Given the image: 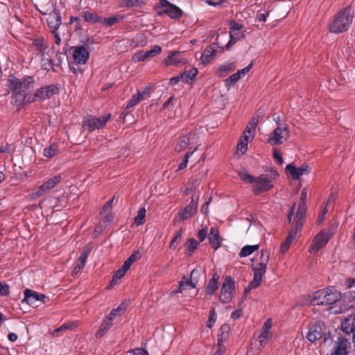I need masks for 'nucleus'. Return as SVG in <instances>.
Here are the masks:
<instances>
[{
    "label": "nucleus",
    "instance_id": "nucleus-1",
    "mask_svg": "<svg viewBox=\"0 0 355 355\" xmlns=\"http://www.w3.org/2000/svg\"><path fill=\"white\" fill-rule=\"evenodd\" d=\"M340 297V293L337 290L332 288H326L307 295L305 297V302L306 304L313 306L333 305L329 309V313L338 314L343 311L341 307L337 305Z\"/></svg>",
    "mask_w": 355,
    "mask_h": 355
},
{
    "label": "nucleus",
    "instance_id": "nucleus-2",
    "mask_svg": "<svg viewBox=\"0 0 355 355\" xmlns=\"http://www.w3.org/2000/svg\"><path fill=\"white\" fill-rule=\"evenodd\" d=\"M354 19L350 7L340 10L328 24V30L330 33L340 34L349 30Z\"/></svg>",
    "mask_w": 355,
    "mask_h": 355
},
{
    "label": "nucleus",
    "instance_id": "nucleus-3",
    "mask_svg": "<svg viewBox=\"0 0 355 355\" xmlns=\"http://www.w3.org/2000/svg\"><path fill=\"white\" fill-rule=\"evenodd\" d=\"M270 257V252L265 249L260 251L259 262L252 265L254 277L252 282L246 288V291L252 290L259 287L262 282V277L266 273V267Z\"/></svg>",
    "mask_w": 355,
    "mask_h": 355
},
{
    "label": "nucleus",
    "instance_id": "nucleus-4",
    "mask_svg": "<svg viewBox=\"0 0 355 355\" xmlns=\"http://www.w3.org/2000/svg\"><path fill=\"white\" fill-rule=\"evenodd\" d=\"M198 135L196 131H191L178 138L174 150L176 153H180L184 150L191 151L197 145Z\"/></svg>",
    "mask_w": 355,
    "mask_h": 355
},
{
    "label": "nucleus",
    "instance_id": "nucleus-5",
    "mask_svg": "<svg viewBox=\"0 0 355 355\" xmlns=\"http://www.w3.org/2000/svg\"><path fill=\"white\" fill-rule=\"evenodd\" d=\"M289 137L288 125L277 122L276 128L269 135L267 142L272 146L284 144Z\"/></svg>",
    "mask_w": 355,
    "mask_h": 355
},
{
    "label": "nucleus",
    "instance_id": "nucleus-6",
    "mask_svg": "<svg viewBox=\"0 0 355 355\" xmlns=\"http://www.w3.org/2000/svg\"><path fill=\"white\" fill-rule=\"evenodd\" d=\"M62 180L60 175H55L45 181L40 187L33 191L28 196L32 200H36L55 188Z\"/></svg>",
    "mask_w": 355,
    "mask_h": 355
},
{
    "label": "nucleus",
    "instance_id": "nucleus-7",
    "mask_svg": "<svg viewBox=\"0 0 355 355\" xmlns=\"http://www.w3.org/2000/svg\"><path fill=\"white\" fill-rule=\"evenodd\" d=\"M59 87L57 85L51 84L43 86L35 91L33 96H29L27 102L32 103L36 101H44L51 98L58 93Z\"/></svg>",
    "mask_w": 355,
    "mask_h": 355
},
{
    "label": "nucleus",
    "instance_id": "nucleus-8",
    "mask_svg": "<svg viewBox=\"0 0 355 355\" xmlns=\"http://www.w3.org/2000/svg\"><path fill=\"white\" fill-rule=\"evenodd\" d=\"M333 233L330 230H322L315 235L313 239L311 245L309 248V252L311 254H316L320 249L324 248L331 237Z\"/></svg>",
    "mask_w": 355,
    "mask_h": 355
},
{
    "label": "nucleus",
    "instance_id": "nucleus-9",
    "mask_svg": "<svg viewBox=\"0 0 355 355\" xmlns=\"http://www.w3.org/2000/svg\"><path fill=\"white\" fill-rule=\"evenodd\" d=\"M110 117L111 114H107L100 117L88 116L83 119V128L89 132L94 131L96 129L102 128L105 125Z\"/></svg>",
    "mask_w": 355,
    "mask_h": 355
},
{
    "label": "nucleus",
    "instance_id": "nucleus-10",
    "mask_svg": "<svg viewBox=\"0 0 355 355\" xmlns=\"http://www.w3.org/2000/svg\"><path fill=\"white\" fill-rule=\"evenodd\" d=\"M10 89L22 90L26 93L30 89L34 87L35 79L33 76H26L21 79L12 77L9 80Z\"/></svg>",
    "mask_w": 355,
    "mask_h": 355
},
{
    "label": "nucleus",
    "instance_id": "nucleus-11",
    "mask_svg": "<svg viewBox=\"0 0 355 355\" xmlns=\"http://www.w3.org/2000/svg\"><path fill=\"white\" fill-rule=\"evenodd\" d=\"M198 200L199 194L193 196L190 203L178 211L175 220L183 221L193 216L197 211Z\"/></svg>",
    "mask_w": 355,
    "mask_h": 355
},
{
    "label": "nucleus",
    "instance_id": "nucleus-12",
    "mask_svg": "<svg viewBox=\"0 0 355 355\" xmlns=\"http://www.w3.org/2000/svg\"><path fill=\"white\" fill-rule=\"evenodd\" d=\"M163 8V11H158V15H162L164 13L168 15L172 19H179L182 15V10L175 5L170 3L167 0H159V3L156 6Z\"/></svg>",
    "mask_w": 355,
    "mask_h": 355
},
{
    "label": "nucleus",
    "instance_id": "nucleus-13",
    "mask_svg": "<svg viewBox=\"0 0 355 355\" xmlns=\"http://www.w3.org/2000/svg\"><path fill=\"white\" fill-rule=\"evenodd\" d=\"M255 184L252 191L255 195H259L262 192L267 191L273 187V179L267 175H261L256 178Z\"/></svg>",
    "mask_w": 355,
    "mask_h": 355
},
{
    "label": "nucleus",
    "instance_id": "nucleus-14",
    "mask_svg": "<svg viewBox=\"0 0 355 355\" xmlns=\"http://www.w3.org/2000/svg\"><path fill=\"white\" fill-rule=\"evenodd\" d=\"M234 291V282L231 277L227 276L225 277L223 284L220 295L219 297L220 300L223 303L229 302Z\"/></svg>",
    "mask_w": 355,
    "mask_h": 355
},
{
    "label": "nucleus",
    "instance_id": "nucleus-15",
    "mask_svg": "<svg viewBox=\"0 0 355 355\" xmlns=\"http://www.w3.org/2000/svg\"><path fill=\"white\" fill-rule=\"evenodd\" d=\"M199 279V270L197 268L193 269L190 274V277L184 276L180 282L181 287L184 291L191 290L196 288Z\"/></svg>",
    "mask_w": 355,
    "mask_h": 355
},
{
    "label": "nucleus",
    "instance_id": "nucleus-16",
    "mask_svg": "<svg viewBox=\"0 0 355 355\" xmlns=\"http://www.w3.org/2000/svg\"><path fill=\"white\" fill-rule=\"evenodd\" d=\"M46 299L47 297L45 295L40 294L31 289L26 288L24 291V298L22 302H26L27 304L33 306H37L36 304L37 302L45 303Z\"/></svg>",
    "mask_w": 355,
    "mask_h": 355
},
{
    "label": "nucleus",
    "instance_id": "nucleus-17",
    "mask_svg": "<svg viewBox=\"0 0 355 355\" xmlns=\"http://www.w3.org/2000/svg\"><path fill=\"white\" fill-rule=\"evenodd\" d=\"M259 116L258 115L253 116L248 125H246L243 132V135L241 137V139L250 142L253 140L255 135V130L257 125V123H259Z\"/></svg>",
    "mask_w": 355,
    "mask_h": 355
},
{
    "label": "nucleus",
    "instance_id": "nucleus-18",
    "mask_svg": "<svg viewBox=\"0 0 355 355\" xmlns=\"http://www.w3.org/2000/svg\"><path fill=\"white\" fill-rule=\"evenodd\" d=\"M272 325V320L271 318H268L262 326L261 332L257 338V340L261 347L266 346L272 337V333L270 331Z\"/></svg>",
    "mask_w": 355,
    "mask_h": 355
},
{
    "label": "nucleus",
    "instance_id": "nucleus-19",
    "mask_svg": "<svg viewBox=\"0 0 355 355\" xmlns=\"http://www.w3.org/2000/svg\"><path fill=\"white\" fill-rule=\"evenodd\" d=\"M73 59L76 64H84L89 59V53L85 46L72 47Z\"/></svg>",
    "mask_w": 355,
    "mask_h": 355
},
{
    "label": "nucleus",
    "instance_id": "nucleus-20",
    "mask_svg": "<svg viewBox=\"0 0 355 355\" xmlns=\"http://www.w3.org/2000/svg\"><path fill=\"white\" fill-rule=\"evenodd\" d=\"M46 21L51 32L58 31L62 23V17L60 11L55 9L53 10V12L49 13Z\"/></svg>",
    "mask_w": 355,
    "mask_h": 355
},
{
    "label": "nucleus",
    "instance_id": "nucleus-21",
    "mask_svg": "<svg viewBox=\"0 0 355 355\" xmlns=\"http://www.w3.org/2000/svg\"><path fill=\"white\" fill-rule=\"evenodd\" d=\"M286 170L289 175L294 180H297L300 177L310 173V168L308 165H303L299 168H296L292 164H288L286 167Z\"/></svg>",
    "mask_w": 355,
    "mask_h": 355
},
{
    "label": "nucleus",
    "instance_id": "nucleus-22",
    "mask_svg": "<svg viewBox=\"0 0 355 355\" xmlns=\"http://www.w3.org/2000/svg\"><path fill=\"white\" fill-rule=\"evenodd\" d=\"M349 346V343L348 340L344 337L340 336L335 343L334 352L330 355H347Z\"/></svg>",
    "mask_w": 355,
    "mask_h": 355
},
{
    "label": "nucleus",
    "instance_id": "nucleus-23",
    "mask_svg": "<svg viewBox=\"0 0 355 355\" xmlns=\"http://www.w3.org/2000/svg\"><path fill=\"white\" fill-rule=\"evenodd\" d=\"M216 44L213 43L205 48L200 57L202 64L207 65L214 60L216 56Z\"/></svg>",
    "mask_w": 355,
    "mask_h": 355
},
{
    "label": "nucleus",
    "instance_id": "nucleus-24",
    "mask_svg": "<svg viewBox=\"0 0 355 355\" xmlns=\"http://www.w3.org/2000/svg\"><path fill=\"white\" fill-rule=\"evenodd\" d=\"M151 89L150 87H146L142 90H138L137 94L133 95L127 103L125 110L135 107L139 102L144 99L145 95H148L150 93Z\"/></svg>",
    "mask_w": 355,
    "mask_h": 355
},
{
    "label": "nucleus",
    "instance_id": "nucleus-25",
    "mask_svg": "<svg viewBox=\"0 0 355 355\" xmlns=\"http://www.w3.org/2000/svg\"><path fill=\"white\" fill-rule=\"evenodd\" d=\"M12 91V103L15 105L19 106L25 101H27V93H24L22 90L11 89Z\"/></svg>",
    "mask_w": 355,
    "mask_h": 355
},
{
    "label": "nucleus",
    "instance_id": "nucleus-26",
    "mask_svg": "<svg viewBox=\"0 0 355 355\" xmlns=\"http://www.w3.org/2000/svg\"><path fill=\"white\" fill-rule=\"evenodd\" d=\"M341 329L347 334L352 333L355 330V315H350L341 323Z\"/></svg>",
    "mask_w": 355,
    "mask_h": 355
},
{
    "label": "nucleus",
    "instance_id": "nucleus-27",
    "mask_svg": "<svg viewBox=\"0 0 355 355\" xmlns=\"http://www.w3.org/2000/svg\"><path fill=\"white\" fill-rule=\"evenodd\" d=\"M186 62L187 60L180 57V53L179 51H174L168 56L166 64L180 66Z\"/></svg>",
    "mask_w": 355,
    "mask_h": 355
},
{
    "label": "nucleus",
    "instance_id": "nucleus-28",
    "mask_svg": "<svg viewBox=\"0 0 355 355\" xmlns=\"http://www.w3.org/2000/svg\"><path fill=\"white\" fill-rule=\"evenodd\" d=\"M322 338L321 327L318 324L312 325L309 327L306 334V338L311 343L316 341Z\"/></svg>",
    "mask_w": 355,
    "mask_h": 355
},
{
    "label": "nucleus",
    "instance_id": "nucleus-29",
    "mask_svg": "<svg viewBox=\"0 0 355 355\" xmlns=\"http://www.w3.org/2000/svg\"><path fill=\"white\" fill-rule=\"evenodd\" d=\"M209 241L212 248L218 249L220 246L219 232L216 227H211L209 234Z\"/></svg>",
    "mask_w": 355,
    "mask_h": 355
},
{
    "label": "nucleus",
    "instance_id": "nucleus-30",
    "mask_svg": "<svg viewBox=\"0 0 355 355\" xmlns=\"http://www.w3.org/2000/svg\"><path fill=\"white\" fill-rule=\"evenodd\" d=\"M112 326V321L105 318L99 327V329L96 333V338H98L103 337L104 335H105V334L111 328Z\"/></svg>",
    "mask_w": 355,
    "mask_h": 355
},
{
    "label": "nucleus",
    "instance_id": "nucleus-31",
    "mask_svg": "<svg viewBox=\"0 0 355 355\" xmlns=\"http://www.w3.org/2000/svg\"><path fill=\"white\" fill-rule=\"evenodd\" d=\"M218 278L219 277L217 276V275L214 274L213 277L209 279L206 289L207 295H212L218 289L219 286V282L218 281Z\"/></svg>",
    "mask_w": 355,
    "mask_h": 355
},
{
    "label": "nucleus",
    "instance_id": "nucleus-32",
    "mask_svg": "<svg viewBox=\"0 0 355 355\" xmlns=\"http://www.w3.org/2000/svg\"><path fill=\"white\" fill-rule=\"evenodd\" d=\"M230 330V327L227 324H224L220 327L218 336V343L219 346H220L223 342L227 340Z\"/></svg>",
    "mask_w": 355,
    "mask_h": 355
},
{
    "label": "nucleus",
    "instance_id": "nucleus-33",
    "mask_svg": "<svg viewBox=\"0 0 355 355\" xmlns=\"http://www.w3.org/2000/svg\"><path fill=\"white\" fill-rule=\"evenodd\" d=\"M33 44L36 50L39 51L41 57H44V52L47 49V45L43 37H37L33 41Z\"/></svg>",
    "mask_w": 355,
    "mask_h": 355
},
{
    "label": "nucleus",
    "instance_id": "nucleus-34",
    "mask_svg": "<svg viewBox=\"0 0 355 355\" xmlns=\"http://www.w3.org/2000/svg\"><path fill=\"white\" fill-rule=\"evenodd\" d=\"M198 146H196L191 151H187V153L182 156L181 162L178 164L177 171H182L187 168L189 159L198 150Z\"/></svg>",
    "mask_w": 355,
    "mask_h": 355
},
{
    "label": "nucleus",
    "instance_id": "nucleus-35",
    "mask_svg": "<svg viewBox=\"0 0 355 355\" xmlns=\"http://www.w3.org/2000/svg\"><path fill=\"white\" fill-rule=\"evenodd\" d=\"M259 248V245H245L243 247L239 252V256L241 257H246L252 254L255 251L258 250Z\"/></svg>",
    "mask_w": 355,
    "mask_h": 355
},
{
    "label": "nucleus",
    "instance_id": "nucleus-36",
    "mask_svg": "<svg viewBox=\"0 0 355 355\" xmlns=\"http://www.w3.org/2000/svg\"><path fill=\"white\" fill-rule=\"evenodd\" d=\"M147 44V40L145 36L141 34L137 35L132 40L130 46L132 48H137L138 46H144Z\"/></svg>",
    "mask_w": 355,
    "mask_h": 355
},
{
    "label": "nucleus",
    "instance_id": "nucleus-37",
    "mask_svg": "<svg viewBox=\"0 0 355 355\" xmlns=\"http://www.w3.org/2000/svg\"><path fill=\"white\" fill-rule=\"evenodd\" d=\"M125 310V306L123 304H121L116 309H112L109 315H107L105 318L112 322L116 316H120L121 314H123Z\"/></svg>",
    "mask_w": 355,
    "mask_h": 355
},
{
    "label": "nucleus",
    "instance_id": "nucleus-38",
    "mask_svg": "<svg viewBox=\"0 0 355 355\" xmlns=\"http://www.w3.org/2000/svg\"><path fill=\"white\" fill-rule=\"evenodd\" d=\"M306 213V204L301 202L297 207L296 216L294 218L295 222H301L303 223V219Z\"/></svg>",
    "mask_w": 355,
    "mask_h": 355
},
{
    "label": "nucleus",
    "instance_id": "nucleus-39",
    "mask_svg": "<svg viewBox=\"0 0 355 355\" xmlns=\"http://www.w3.org/2000/svg\"><path fill=\"white\" fill-rule=\"evenodd\" d=\"M90 252V248L89 247L84 248L83 250L81 252L79 258L78 259L76 263L79 265L80 267H84L86 263V260L87 257Z\"/></svg>",
    "mask_w": 355,
    "mask_h": 355
},
{
    "label": "nucleus",
    "instance_id": "nucleus-40",
    "mask_svg": "<svg viewBox=\"0 0 355 355\" xmlns=\"http://www.w3.org/2000/svg\"><path fill=\"white\" fill-rule=\"evenodd\" d=\"M146 209L142 207L139 209L136 217L134 219V223L137 225H141L145 223V217H146Z\"/></svg>",
    "mask_w": 355,
    "mask_h": 355
},
{
    "label": "nucleus",
    "instance_id": "nucleus-41",
    "mask_svg": "<svg viewBox=\"0 0 355 355\" xmlns=\"http://www.w3.org/2000/svg\"><path fill=\"white\" fill-rule=\"evenodd\" d=\"M128 270V269L127 268H125V266L123 265V266L121 268H119L114 272L112 279L111 281V285H115L116 284L117 280L120 279L122 277H123Z\"/></svg>",
    "mask_w": 355,
    "mask_h": 355
},
{
    "label": "nucleus",
    "instance_id": "nucleus-42",
    "mask_svg": "<svg viewBox=\"0 0 355 355\" xmlns=\"http://www.w3.org/2000/svg\"><path fill=\"white\" fill-rule=\"evenodd\" d=\"M235 64L234 62H227L223 64H220L217 69L216 74L218 76H221V74L224 72H227L234 69Z\"/></svg>",
    "mask_w": 355,
    "mask_h": 355
},
{
    "label": "nucleus",
    "instance_id": "nucleus-43",
    "mask_svg": "<svg viewBox=\"0 0 355 355\" xmlns=\"http://www.w3.org/2000/svg\"><path fill=\"white\" fill-rule=\"evenodd\" d=\"M302 223L300 222H295V226L294 227L290 230L288 232V236L286 237L288 240H291L293 241L295 238L296 237L297 233L301 230L302 227Z\"/></svg>",
    "mask_w": 355,
    "mask_h": 355
},
{
    "label": "nucleus",
    "instance_id": "nucleus-44",
    "mask_svg": "<svg viewBox=\"0 0 355 355\" xmlns=\"http://www.w3.org/2000/svg\"><path fill=\"white\" fill-rule=\"evenodd\" d=\"M57 152V146L55 144H52L44 148L43 155L47 158H51L56 155Z\"/></svg>",
    "mask_w": 355,
    "mask_h": 355
},
{
    "label": "nucleus",
    "instance_id": "nucleus-45",
    "mask_svg": "<svg viewBox=\"0 0 355 355\" xmlns=\"http://www.w3.org/2000/svg\"><path fill=\"white\" fill-rule=\"evenodd\" d=\"M241 78L239 72L237 71L236 73L232 74V76H230L229 78H227L225 80V87L227 88L231 87Z\"/></svg>",
    "mask_w": 355,
    "mask_h": 355
},
{
    "label": "nucleus",
    "instance_id": "nucleus-46",
    "mask_svg": "<svg viewBox=\"0 0 355 355\" xmlns=\"http://www.w3.org/2000/svg\"><path fill=\"white\" fill-rule=\"evenodd\" d=\"M198 245V242L194 239H190L187 241V250L190 256L195 252Z\"/></svg>",
    "mask_w": 355,
    "mask_h": 355
},
{
    "label": "nucleus",
    "instance_id": "nucleus-47",
    "mask_svg": "<svg viewBox=\"0 0 355 355\" xmlns=\"http://www.w3.org/2000/svg\"><path fill=\"white\" fill-rule=\"evenodd\" d=\"M83 18L87 22H101V18L98 15H93L92 12L88 11L83 12Z\"/></svg>",
    "mask_w": 355,
    "mask_h": 355
},
{
    "label": "nucleus",
    "instance_id": "nucleus-48",
    "mask_svg": "<svg viewBox=\"0 0 355 355\" xmlns=\"http://www.w3.org/2000/svg\"><path fill=\"white\" fill-rule=\"evenodd\" d=\"M239 175L241 180L247 183H254L256 178L249 174L247 171H243L239 172Z\"/></svg>",
    "mask_w": 355,
    "mask_h": 355
},
{
    "label": "nucleus",
    "instance_id": "nucleus-49",
    "mask_svg": "<svg viewBox=\"0 0 355 355\" xmlns=\"http://www.w3.org/2000/svg\"><path fill=\"white\" fill-rule=\"evenodd\" d=\"M182 234V230L180 229L179 230L176 234L174 236L171 241L170 242L169 247L171 249H175L178 244L180 243Z\"/></svg>",
    "mask_w": 355,
    "mask_h": 355
},
{
    "label": "nucleus",
    "instance_id": "nucleus-50",
    "mask_svg": "<svg viewBox=\"0 0 355 355\" xmlns=\"http://www.w3.org/2000/svg\"><path fill=\"white\" fill-rule=\"evenodd\" d=\"M182 74H185L183 82L189 83V80H193L196 76L198 74V69L196 68H192Z\"/></svg>",
    "mask_w": 355,
    "mask_h": 355
},
{
    "label": "nucleus",
    "instance_id": "nucleus-51",
    "mask_svg": "<svg viewBox=\"0 0 355 355\" xmlns=\"http://www.w3.org/2000/svg\"><path fill=\"white\" fill-rule=\"evenodd\" d=\"M248 142L240 139L236 147L237 153L245 154L248 150Z\"/></svg>",
    "mask_w": 355,
    "mask_h": 355
},
{
    "label": "nucleus",
    "instance_id": "nucleus-52",
    "mask_svg": "<svg viewBox=\"0 0 355 355\" xmlns=\"http://www.w3.org/2000/svg\"><path fill=\"white\" fill-rule=\"evenodd\" d=\"M148 58L146 52L139 51L136 52L132 56V60L134 62H143Z\"/></svg>",
    "mask_w": 355,
    "mask_h": 355
},
{
    "label": "nucleus",
    "instance_id": "nucleus-53",
    "mask_svg": "<svg viewBox=\"0 0 355 355\" xmlns=\"http://www.w3.org/2000/svg\"><path fill=\"white\" fill-rule=\"evenodd\" d=\"M138 252H133L124 262L123 266L128 270L131 265L138 259Z\"/></svg>",
    "mask_w": 355,
    "mask_h": 355
},
{
    "label": "nucleus",
    "instance_id": "nucleus-54",
    "mask_svg": "<svg viewBox=\"0 0 355 355\" xmlns=\"http://www.w3.org/2000/svg\"><path fill=\"white\" fill-rule=\"evenodd\" d=\"M216 319L217 315L216 314L215 310L214 309H211L209 311V317L207 322V327L211 328L214 326V323L216 322Z\"/></svg>",
    "mask_w": 355,
    "mask_h": 355
},
{
    "label": "nucleus",
    "instance_id": "nucleus-55",
    "mask_svg": "<svg viewBox=\"0 0 355 355\" xmlns=\"http://www.w3.org/2000/svg\"><path fill=\"white\" fill-rule=\"evenodd\" d=\"M146 52L148 58L155 57L162 52V48L159 45H155L152 47L150 50Z\"/></svg>",
    "mask_w": 355,
    "mask_h": 355
},
{
    "label": "nucleus",
    "instance_id": "nucleus-56",
    "mask_svg": "<svg viewBox=\"0 0 355 355\" xmlns=\"http://www.w3.org/2000/svg\"><path fill=\"white\" fill-rule=\"evenodd\" d=\"M119 18L117 16H112L110 17H106L101 21L103 24L111 26L119 21Z\"/></svg>",
    "mask_w": 355,
    "mask_h": 355
},
{
    "label": "nucleus",
    "instance_id": "nucleus-57",
    "mask_svg": "<svg viewBox=\"0 0 355 355\" xmlns=\"http://www.w3.org/2000/svg\"><path fill=\"white\" fill-rule=\"evenodd\" d=\"M126 355H149L148 352L143 348H136L128 351Z\"/></svg>",
    "mask_w": 355,
    "mask_h": 355
},
{
    "label": "nucleus",
    "instance_id": "nucleus-58",
    "mask_svg": "<svg viewBox=\"0 0 355 355\" xmlns=\"http://www.w3.org/2000/svg\"><path fill=\"white\" fill-rule=\"evenodd\" d=\"M42 66L46 70H49L52 68V62L51 60L46 58L45 55L44 57H41Z\"/></svg>",
    "mask_w": 355,
    "mask_h": 355
},
{
    "label": "nucleus",
    "instance_id": "nucleus-59",
    "mask_svg": "<svg viewBox=\"0 0 355 355\" xmlns=\"http://www.w3.org/2000/svg\"><path fill=\"white\" fill-rule=\"evenodd\" d=\"M113 219L111 214H107L104 218L99 223L97 228H101L103 226L107 225Z\"/></svg>",
    "mask_w": 355,
    "mask_h": 355
},
{
    "label": "nucleus",
    "instance_id": "nucleus-60",
    "mask_svg": "<svg viewBox=\"0 0 355 355\" xmlns=\"http://www.w3.org/2000/svg\"><path fill=\"white\" fill-rule=\"evenodd\" d=\"M291 243L292 241L286 238L284 242L282 243L280 246V252L283 254L287 252L290 248Z\"/></svg>",
    "mask_w": 355,
    "mask_h": 355
},
{
    "label": "nucleus",
    "instance_id": "nucleus-61",
    "mask_svg": "<svg viewBox=\"0 0 355 355\" xmlns=\"http://www.w3.org/2000/svg\"><path fill=\"white\" fill-rule=\"evenodd\" d=\"M327 211H328L327 206L325 205L324 207L322 208V209L318 214V225L321 224L324 221V216H325L326 214L327 213Z\"/></svg>",
    "mask_w": 355,
    "mask_h": 355
},
{
    "label": "nucleus",
    "instance_id": "nucleus-62",
    "mask_svg": "<svg viewBox=\"0 0 355 355\" xmlns=\"http://www.w3.org/2000/svg\"><path fill=\"white\" fill-rule=\"evenodd\" d=\"M252 65H253V63L250 62L247 67L238 71L241 78H243L245 75H247L249 73L250 70L252 67Z\"/></svg>",
    "mask_w": 355,
    "mask_h": 355
},
{
    "label": "nucleus",
    "instance_id": "nucleus-63",
    "mask_svg": "<svg viewBox=\"0 0 355 355\" xmlns=\"http://www.w3.org/2000/svg\"><path fill=\"white\" fill-rule=\"evenodd\" d=\"M9 293V286L6 284L0 283V295H8Z\"/></svg>",
    "mask_w": 355,
    "mask_h": 355
},
{
    "label": "nucleus",
    "instance_id": "nucleus-64",
    "mask_svg": "<svg viewBox=\"0 0 355 355\" xmlns=\"http://www.w3.org/2000/svg\"><path fill=\"white\" fill-rule=\"evenodd\" d=\"M185 74H180V76L173 77L169 80V83L171 85H174L179 83L180 80H184Z\"/></svg>",
    "mask_w": 355,
    "mask_h": 355
}]
</instances>
